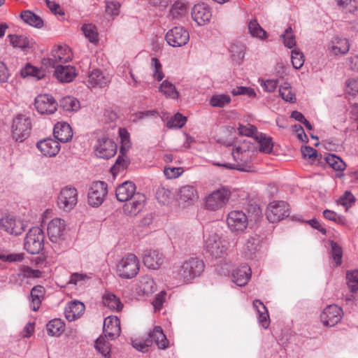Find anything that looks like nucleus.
<instances>
[{
  "instance_id": "41",
  "label": "nucleus",
  "mask_w": 358,
  "mask_h": 358,
  "mask_svg": "<svg viewBox=\"0 0 358 358\" xmlns=\"http://www.w3.org/2000/svg\"><path fill=\"white\" fill-rule=\"evenodd\" d=\"M126 151H123V153H120L115 164L111 167L110 171L113 175H116L118 172L124 171L129 164V159L125 155Z\"/></svg>"
},
{
  "instance_id": "61",
  "label": "nucleus",
  "mask_w": 358,
  "mask_h": 358,
  "mask_svg": "<svg viewBox=\"0 0 358 358\" xmlns=\"http://www.w3.org/2000/svg\"><path fill=\"white\" fill-rule=\"evenodd\" d=\"M292 63L296 69H299L303 65L304 56L299 50L294 49L292 51Z\"/></svg>"
},
{
  "instance_id": "34",
  "label": "nucleus",
  "mask_w": 358,
  "mask_h": 358,
  "mask_svg": "<svg viewBox=\"0 0 358 358\" xmlns=\"http://www.w3.org/2000/svg\"><path fill=\"white\" fill-rule=\"evenodd\" d=\"M253 307L257 313L259 324L263 328H268L270 320L266 307L260 300L258 299L253 301Z\"/></svg>"
},
{
  "instance_id": "8",
  "label": "nucleus",
  "mask_w": 358,
  "mask_h": 358,
  "mask_svg": "<svg viewBox=\"0 0 358 358\" xmlns=\"http://www.w3.org/2000/svg\"><path fill=\"white\" fill-rule=\"evenodd\" d=\"M266 217L270 222H277L289 215V208L284 201H273L266 209Z\"/></svg>"
},
{
  "instance_id": "48",
  "label": "nucleus",
  "mask_w": 358,
  "mask_h": 358,
  "mask_svg": "<svg viewBox=\"0 0 358 358\" xmlns=\"http://www.w3.org/2000/svg\"><path fill=\"white\" fill-rule=\"evenodd\" d=\"M346 279L348 285L352 292L358 290V270H353L347 272Z\"/></svg>"
},
{
  "instance_id": "53",
  "label": "nucleus",
  "mask_w": 358,
  "mask_h": 358,
  "mask_svg": "<svg viewBox=\"0 0 358 358\" xmlns=\"http://www.w3.org/2000/svg\"><path fill=\"white\" fill-rule=\"evenodd\" d=\"M171 192L164 187H159L156 191V198L162 204L168 203L171 199Z\"/></svg>"
},
{
  "instance_id": "17",
  "label": "nucleus",
  "mask_w": 358,
  "mask_h": 358,
  "mask_svg": "<svg viewBox=\"0 0 358 358\" xmlns=\"http://www.w3.org/2000/svg\"><path fill=\"white\" fill-rule=\"evenodd\" d=\"M96 151L99 157L109 159L115 155L117 145L111 139L103 137L97 141Z\"/></svg>"
},
{
  "instance_id": "19",
  "label": "nucleus",
  "mask_w": 358,
  "mask_h": 358,
  "mask_svg": "<svg viewBox=\"0 0 358 358\" xmlns=\"http://www.w3.org/2000/svg\"><path fill=\"white\" fill-rule=\"evenodd\" d=\"M103 334L109 340H114L121 332L120 322L116 316H108L103 322Z\"/></svg>"
},
{
  "instance_id": "35",
  "label": "nucleus",
  "mask_w": 358,
  "mask_h": 358,
  "mask_svg": "<svg viewBox=\"0 0 358 358\" xmlns=\"http://www.w3.org/2000/svg\"><path fill=\"white\" fill-rule=\"evenodd\" d=\"M329 49L335 55H344L349 51V42L346 38L334 37L329 44Z\"/></svg>"
},
{
  "instance_id": "9",
  "label": "nucleus",
  "mask_w": 358,
  "mask_h": 358,
  "mask_svg": "<svg viewBox=\"0 0 358 358\" xmlns=\"http://www.w3.org/2000/svg\"><path fill=\"white\" fill-rule=\"evenodd\" d=\"M248 223V217L242 210H232L227 215V224L233 233L243 232Z\"/></svg>"
},
{
  "instance_id": "3",
  "label": "nucleus",
  "mask_w": 358,
  "mask_h": 358,
  "mask_svg": "<svg viewBox=\"0 0 358 358\" xmlns=\"http://www.w3.org/2000/svg\"><path fill=\"white\" fill-rule=\"evenodd\" d=\"M230 196L231 191L229 188L220 187L206 196L205 208L211 211L221 209L227 205Z\"/></svg>"
},
{
  "instance_id": "16",
  "label": "nucleus",
  "mask_w": 358,
  "mask_h": 358,
  "mask_svg": "<svg viewBox=\"0 0 358 358\" xmlns=\"http://www.w3.org/2000/svg\"><path fill=\"white\" fill-rule=\"evenodd\" d=\"M0 229L9 234L18 236L24 231L25 225L13 215H6L0 219Z\"/></svg>"
},
{
  "instance_id": "59",
  "label": "nucleus",
  "mask_w": 358,
  "mask_h": 358,
  "mask_svg": "<svg viewBox=\"0 0 358 358\" xmlns=\"http://www.w3.org/2000/svg\"><path fill=\"white\" fill-rule=\"evenodd\" d=\"M248 221L257 222L262 217L260 207L256 204H252L248 208Z\"/></svg>"
},
{
  "instance_id": "45",
  "label": "nucleus",
  "mask_w": 358,
  "mask_h": 358,
  "mask_svg": "<svg viewBox=\"0 0 358 358\" xmlns=\"http://www.w3.org/2000/svg\"><path fill=\"white\" fill-rule=\"evenodd\" d=\"M231 102L228 94L213 95L210 99V104L213 107L223 108Z\"/></svg>"
},
{
  "instance_id": "25",
  "label": "nucleus",
  "mask_w": 358,
  "mask_h": 358,
  "mask_svg": "<svg viewBox=\"0 0 358 358\" xmlns=\"http://www.w3.org/2000/svg\"><path fill=\"white\" fill-rule=\"evenodd\" d=\"M53 134L57 141L66 143L72 138L73 131L68 123L57 122L55 125Z\"/></svg>"
},
{
  "instance_id": "2",
  "label": "nucleus",
  "mask_w": 358,
  "mask_h": 358,
  "mask_svg": "<svg viewBox=\"0 0 358 358\" xmlns=\"http://www.w3.org/2000/svg\"><path fill=\"white\" fill-rule=\"evenodd\" d=\"M31 129L32 124L30 117L25 114H18L13 120L12 138L15 141L22 142L29 136Z\"/></svg>"
},
{
  "instance_id": "50",
  "label": "nucleus",
  "mask_w": 358,
  "mask_h": 358,
  "mask_svg": "<svg viewBox=\"0 0 358 358\" xmlns=\"http://www.w3.org/2000/svg\"><path fill=\"white\" fill-rule=\"evenodd\" d=\"M238 131L240 135L252 137L256 139L257 134H259L257 129L254 125L248 124L247 125L239 124Z\"/></svg>"
},
{
  "instance_id": "51",
  "label": "nucleus",
  "mask_w": 358,
  "mask_h": 358,
  "mask_svg": "<svg viewBox=\"0 0 358 358\" xmlns=\"http://www.w3.org/2000/svg\"><path fill=\"white\" fill-rule=\"evenodd\" d=\"M82 31L91 43H95L98 41V34L94 25L92 24H84L82 27Z\"/></svg>"
},
{
  "instance_id": "56",
  "label": "nucleus",
  "mask_w": 358,
  "mask_h": 358,
  "mask_svg": "<svg viewBox=\"0 0 358 358\" xmlns=\"http://www.w3.org/2000/svg\"><path fill=\"white\" fill-rule=\"evenodd\" d=\"M151 67L153 70V77L158 81L162 80L164 77V74L162 71V66L157 57L151 59Z\"/></svg>"
},
{
  "instance_id": "29",
  "label": "nucleus",
  "mask_w": 358,
  "mask_h": 358,
  "mask_svg": "<svg viewBox=\"0 0 358 358\" xmlns=\"http://www.w3.org/2000/svg\"><path fill=\"white\" fill-rule=\"evenodd\" d=\"M45 289L42 285L34 286L30 292V307L32 310L37 311L44 299Z\"/></svg>"
},
{
  "instance_id": "31",
  "label": "nucleus",
  "mask_w": 358,
  "mask_h": 358,
  "mask_svg": "<svg viewBox=\"0 0 358 358\" xmlns=\"http://www.w3.org/2000/svg\"><path fill=\"white\" fill-rule=\"evenodd\" d=\"M259 238L257 236H249L243 248V255L246 258L252 259L255 257L259 247Z\"/></svg>"
},
{
  "instance_id": "21",
  "label": "nucleus",
  "mask_w": 358,
  "mask_h": 358,
  "mask_svg": "<svg viewBox=\"0 0 358 358\" xmlns=\"http://www.w3.org/2000/svg\"><path fill=\"white\" fill-rule=\"evenodd\" d=\"M145 196L140 193H136L130 200L127 201L123 206L125 214L133 216L136 215L143 208Z\"/></svg>"
},
{
  "instance_id": "5",
  "label": "nucleus",
  "mask_w": 358,
  "mask_h": 358,
  "mask_svg": "<svg viewBox=\"0 0 358 358\" xmlns=\"http://www.w3.org/2000/svg\"><path fill=\"white\" fill-rule=\"evenodd\" d=\"M24 249L30 254L40 253L44 247V234L43 230L35 227L30 229L24 238Z\"/></svg>"
},
{
  "instance_id": "42",
  "label": "nucleus",
  "mask_w": 358,
  "mask_h": 358,
  "mask_svg": "<svg viewBox=\"0 0 358 358\" xmlns=\"http://www.w3.org/2000/svg\"><path fill=\"white\" fill-rule=\"evenodd\" d=\"M10 43L14 48H19L22 50L29 48V41L28 38L24 35H13L8 36Z\"/></svg>"
},
{
  "instance_id": "28",
  "label": "nucleus",
  "mask_w": 358,
  "mask_h": 358,
  "mask_svg": "<svg viewBox=\"0 0 358 358\" xmlns=\"http://www.w3.org/2000/svg\"><path fill=\"white\" fill-rule=\"evenodd\" d=\"M85 306L78 301H71L65 308V317L69 321H73L84 313Z\"/></svg>"
},
{
  "instance_id": "18",
  "label": "nucleus",
  "mask_w": 358,
  "mask_h": 358,
  "mask_svg": "<svg viewBox=\"0 0 358 358\" xmlns=\"http://www.w3.org/2000/svg\"><path fill=\"white\" fill-rule=\"evenodd\" d=\"M192 17L199 26L205 25L212 17L211 10L206 3L196 4L192 10Z\"/></svg>"
},
{
  "instance_id": "44",
  "label": "nucleus",
  "mask_w": 358,
  "mask_h": 358,
  "mask_svg": "<svg viewBox=\"0 0 358 358\" xmlns=\"http://www.w3.org/2000/svg\"><path fill=\"white\" fill-rule=\"evenodd\" d=\"M60 106L66 111H76L80 108V102L73 96H65L60 100Z\"/></svg>"
},
{
  "instance_id": "1",
  "label": "nucleus",
  "mask_w": 358,
  "mask_h": 358,
  "mask_svg": "<svg viewBox=\"0 0 358 358\" xmlns=\"http://www.w3.org/2000/svg\"><path fill=\"white\" fill-rule=\"evenodd\" d=\"M204 270V263L198 258H190L185 261L177 270L179 280L188 282L199 276Z\"/></svg>"
},
{
  "instance_id": "55",
  "label": "nucleus",
  "mask_w": 358,
  "mask_h": 358,
  "mask_svg": "<svg viewBox=\"0 0 358 358\" xmlns=\"http://www.w3.org/2000/svg\"><path fill=\"white\" fill-rule=\"evenodd\" d=\"M24 258L22 253L9 254L6 251L0 250V260L6 262H21Z\"/></svg>"
},
{
  "instance_id": "10",
  "label": "nucleus",
  "mask_w": 358,
  "mask_h": 358,
  "mask_svg": "<svg viewBox=\"0 0 358 358\" xmlns=\"http://www.w3.org/2000/svg\"><path fill=\"white\" fill-rule=\"evenodd\" d=\"M59 207L65 210H72L78 203V191L71 186H66L60 191L58 196Z\"/></svg>"
},
{
  "instance_id": "11",
  "label": "nucleus",
  "mask_w": 358,
  "mask_h": 358,
  "mask_svg": "<svg viewBox=\"0 0 358 358\" xmlns=\"http://www.w3.org/2000/svg\"><path fill=\"white\" fill-rule=\"evenodd\" d=\"M107 193L106 182L103 181L94 182L89 189L88 203L92 206H99L104 201Z\"/></svg>"
},
{
  "instance_id": "60",
  "label": "nucleus",
  "mask_w": 358,
  "mask_h": 358,
  "mask_svg": "<svg viewBox=\"0 0 358 358\" xmlns=\"http://www.w3.org/2000/svg\"><path fill=\"white\" fill-rule=\"evenodd\" d=\"M139 287L145 294H150L155 292V282L152 278H144L140 282Z\"/></svg>"
},
{
  "instance_id": "26",
  "label": "nucleus",
  "mask_w": 358,
  "mask_h": 358,
  "mask_svg": "<svg viewBox=\"0 0 358 358\" xmlns=\"http://www.w3.org/2000/svg\"><path fill=\"white\" fill-rule=\"evenodd\" d=\"M36 147L43 155L48 157L55 156L60 150L59 142L52 138L40 141Z\"/></svg>"
},
{
  "instance_id": "13",
  "label": "nucleus",
  "mask_w": 358,
  "mask_h": 358,
  "mask_svg": "<svg viewBox=\"0 0 358 358\" xmlns=\"http://www.w3.org/2000/svg\"><path fill=\"white\" fill-rule=\"evenodd\" d=\"M166 40L173 47H181L189 40V32L182 27H175L166 34Z\"/></svg>"
},
{
  "instance_id": "46",
  "label": "nucleus",
  "mask_w": 358,
  "mask_h": 358,
  "mask_svg": "<svg viewBox=\"0 0 358 358\" xmlns=\"http://www.w3.org/2000/svg\"><path fill=\"white\" fill-rule=\"evenodd\" d=\"M327 164L336 171H343L345 169V162L335 155H329L326 158Z\"/></svg>"
},
{
  "instance_id": "38",
  "label": "nucleus",
  "mask_w": 358,
  "mask_h": 358,
  "mask_svg": "<svg viewBox=\"0 0 358 358\" xmlns=\"http://www.w3.org/2000/svg\"><path fill=\"white\" fill-rule=\"evenodd\" d=\"M103 302L108 308L116 311H120L123 308L120 299L112 293L105 294L103 296Z\"/></svg>"
},
{
  "instance_id": "58",
  "label": "nucleus",
  "mask_w": 358,
  "mask_h": 358,
  "mask_svg": "<svg viewBox=\"0 0 358 358\" xmlns=\"http://www.w3.org/2000/svg\"><path fill=\"white\" fill-rule=\"evenodd\" d=\"M22 74L24 76H31L35 77L37 80L43 78L45 76L44 71L43 70L34 67L30 64H27L25 66L24 70L22 72Z\"/></svg>"
},
{
  "instance_id": "22",
  "label": "nucleus",
  "mask_w": 358,
  "mask_h": 358,
  "mask_svg": "<svg viewBox=\"0 0 358 358\" xmlns=\"http://www.w3.org/2000/svg\"><path fill=\"white\" fill-rule=\"evenodd\" d=\"M163 262V255L158 250L146 249L143 251V263L148 268L157 269Z\"/></svg>"
},
{
  "instance_id": "40",
  "label": "nucleus",
  "mask_w": 358,
  "mask_h": 358,
  "mask_svg": "<svg viewBox=\"0 0 358 358\" xmlns=\"http://www.w3.org/2000/svg\"><path fill=\"white\" fill-rule=\"evenodd\" d=\"M249 33L252 37L259 39H265L267 38L266 31L259 25L257 20H251L248 23Z\"/></svg>"
},
{
  "instance_id": "6",
  "label": "nucleus",
  "mask_w": 358,
  "mask_h": 358,
  "mask_svg": "<svg viewBox=\"0 0 358 358\" xmlns=\"http://www.w3.org/2000/svg\"><path fill=\"white\" fill-rule=\"evenodd\" d=\"M205 250L207 254L215 258L224 256L227 250V243L218 234H212L205 241Z\"/></svg>"
},
{
  "instance_id": "12",
  "label": "nucleus",
  "mask_w": 358,
  "mask_h": 358,
  "mask_svg": "<svg viewBox=\"0 0 358 358\" xmlns=\"http://www.w3.org/2000/svg\"><path fill=\"white\" fill-rule=\"evenodd\" d=\"M48 235L52 243H59L64 240L66 231L65 221L60 218L52 220L48 225Z\"/></svg>"
},
{
  "instance_id": "57",
  "label": "nucleus",
  "mask_w": 358,
  "mask_h": 358,
  "mask_svg": "<svg viewBox=\"0 0 358 358\" xmlns=\"http://www.w3.org/2000/svg\"><path fill=\"white\" fill-rule=\"evenodd\" d=\"M279 95L286 101L294 102L296 100L295 95L291 90L289 84L285 83L279 88Z\"/></svg>"
},
{
  "instance_id": "54",
  "label": "nucleus",
  "mask_w": 358,
  "mask_h": 358,
  "mask_svg": "<svg viewBox=\"0 0 358 358\" xmlns=\"http://www.w3.org/2000/svg\"><path fill=\"white\" fill-rule=\"evenodd\" d=\"M285 46L288 48H292L296 45L295 36L293 34L292 27L285 29L284 34L281 35Z\"/></svg>"
},
{
  "instance_id": "32",
  "label": "nucleus",
  "mask_w": 358,
  "mask_h": 358,
  "mask_svg": "<svg viewBox=\"0 0 358 358\" xmlns=\"http://www.w3.org/2000/svg\"><path fill=\"white\" fill-rule=\"evenodd\" d=\"M110 82L108 78L106 77L99 69L93 70L88 76V85L92 87H103Z\"/></svg>"
},
{
  "instance_id": "43",
  "label": "nucleus",
  "mask_w": 358,
  "mask_h": 358,
  "mask_svg": "<svg viewBox=\"0 0 358 358\" xmlns=\"http://www.w3.org/2000/svg\"><path fill=\"white\" fill-rule=\"evenodd\" d=\"M330 257L334 260L335 266H338L342 264L343 250L342 248L334 241L330 242Z\"/></svg>"
},
{
  "instance_id": "64",
  "label": "nucleus",
  "mask_w": 358,
  "mask_h": 358,
  "mask_svg": "<svg viewBox=\"0 0 358 358\" xmlns=\"http://www.w3.org/2000/svg\"><path fill=\"white\" fill-rule=\"evenodd\" d=\"M90 278L91 277L86 273H73L71 275L69 283L75 285H82Z\"/></svg>"
},
{
  "instance_id": "20",
  "label": "nucleus",
  "mask_w": 358,
  "mask_h": 358,
  "mask_svg": "<svg viewBox=\"0 0 358 358\" xmlns=\"http://www.w3.org/2000/svg\"><path fill=\"white\" fill-rule=\"evenodd\" d=\"M70 50L67 48L58 47L53 50L52 55L47 60H45V64L55 68L58 65L68 62L71 59Z\"/></svg>"
},
{
  "instance_id": "52",
  "label": "nucleus",
  "mask_w": 358,
  "mask_h": 358,
  "mask_svg": "<svg viewBox=\"0 0 358 358\" xmlns=\"http://www.w3.org/2000/svg\"><path fill=\"white\" fill-rule=\"evenodd\" d=\"M187 122V118L180 113H176L166 123V126L169 129L181 128Z\"/></svg>"
},
{
  "instance_id": "36",
  "label": "nucleus",
  "mask_w": 358,
  "mask_h": 358,
  "mask_svg": "<svg viewBox=\"0 0 358 358\" xmlns=\"http://www.w3.org/2000/svg\"><path fill=\"white\" fill-rule=\"evenodd\" d=\"M20 17L25 23L36 28L40 29L43 26V19L31 10L22 11Z\"/></svg>"
},
{
  "instance_id": "27",
  "label": "nucleus",
  "mask_w": 358,
  "mask_h": 358,
  "mask_svg": "<svg viewBox=\"0 0 358 358\" xmlns=\"http://www.w3.org/2000/svg\"><path fill=\"white\" fill-rule=\"evenodd\" d=\"M250 277L251 269L247 264L238 266L232 273L233 282L241 287L246 285Z\"/></svg>"
},
{
  "instance_id": "14",
  "label": "nucleus",
  "mask_w": 358,
  "mask_h": 358,
  "mask_svg": "<svg viewBox=\"0 0 358 358\" xmlns=\"http://www.w3.org/2000/svg\"><path fill=\"white\" fill-rule=\"evenodd\" d=\"M343 317V310L336 305L328 306L320 314L322 324L327 327H334L338 324Z\"/></svg>"
},
{
  "instance_id": "49",
  "label": "nucleus",
  "mask_w": 358,
  "mask_h": 358,
  "mask_svg": "<svg viewBox=\"0 0 358 358\" xmlns=\"http://www.w3.org/2000/svg\"><path fill=\"white\" fill-rule=\"evenodd\" d=\"M159 89L160 91L166 96H170L172 99H176L178 96V92H177L175 85L168 80L163 81Z\"/></svg>"
},
{
  "instance_id": "62",
  "label": "nucleus",
  "mask_w": 358,
  "mask_h": 358,
  "mask_svg": "<svg viewBox=\"0 0 358 358\" xmlns=\"http://www.w3.org/2000/svg\"><path fill=\"white\" fill-rule=\"evenodd\" d=\"M231 93L234 96H238V95H245L248 97H255L256 96V92L255 90L250 87H244V86H239L234 88Z\"/></svg>"
},
{
  "instance_id": "39",
  "label": "nucleus",
  "mask_w": 358,
  "mask_h": 358,
  "mask_svg": "<svg viewBox=\"0 0 358 358\" xmlns=\"http://www.w3.org/2000/svg\"><path fill=\"white\" fill-rule=\"evenodd\" d=\"M46 330L48 335L59 336L64 331V322L60 319H53L47 324Z\"/></svg>"
},
{
  "instance_id": "37",
  "label": "nucleus",
  "mask_w": 358,
  "mask_h": 358,
  "mask_svg": "<svg viewBox=\"0 0 358 358\" xmlns=\"http://www.w3.org/2000/svg\"><path fill=\"white\" fill-rule=\"evenodd\" d=\"M255 141L259 144V150L262 152L268 154L273 151V143L272 138L263 133L257 134Z\"/></svg>"
},
{
  "instance_id": "4",
  "label": "nucleus",
  "mask_w": 358,
  "mask_h": 358,
  "mask_svg": "<svg viewBox=\"0 0 358 358\" xmlns=\"http://www.w3.org/2000/svg\"><path fill=\"white\" fill-rule=\"evenodd\" d=\"M139 266L138 257L131 253L123 257L117 264V273L122 278H132L138 274Z\"/></svg>"
},
{
  "instance_id": "63",
  "label": "nucleus",
  "mask_w": 358,
  "mask_h": 358,
  "mask_svg": "<svg viewBox=\"0 0 358 358\" xmlns=\"http://www.w3.org/2000/svg\"><path fill=\"white\" fill-rule=\"evenodd\" d=\"M20 272V275H22L24 278H39L42 275L41 271L33 269L28 266H22Z\"/></svg>"
},
{
  "instance_id": "47",
  "label": "nucleus",
  "mask_w": 358,
  "mask_h": 358,
  "mask_svg": "<svg viewBox=\"0 0 358 358\" xmlns=\"http://www.w3.org/2000/svg\"><path fill=\"white\" fill-rule=\"evenodd\" d=\"M95 348L105 357L110 355V344L103 336H100L96 339Z\"/></svg>"
},
{
  "instance_id": "30",
  "label": "nucleus",
  "mask_w": 358,
  "mask_h": 358,
  "mask_svg": "<svg viewBox=\"0 0 358 358\" xmlns=\"http://www.w3.org/2000/svg\"><path fill=\"white\" fill-rule=\"evenodd\" d=\"M148 338L152 341V343L155 342L159 349L164 350L169 346V341L161 327H155L153 330L149 334Z\"/></svg>"
},
{
  "instance_id": "24",
  "label": "nucleus",
  "mask_w": 358,
  "mask_h": 358,
  "mask_svg": "<svg viewBox=\"0 0 358 358\" xmlns=\"http://www.w3.org/2000/svg\"><path fill=\"white\" fill-rule=\"evenodd\" d=\"M54 75L61 83H70L77 76L74 66L70 65H58L55 68Z\"/></svg>"
},
{
  "instance_id": "7",
  "label": "nucleus",
  "mask_w": 358,
  "mask_h": 358,
  "mask_svg": "<svg viewBox=\"0 0 358 358\" xmlns=\"http://www.w3.org/2000/svg\"><path fill=\"white\" fill-rule=\"evenodd\" d=\"M232 155L234 160L237 162L236 164H217V165L224 166L229 169H236L247 172L250 171V167H248L245 164L250 157L249 146H246L245 145L242 146H237L234 150Z\"/></svg>"
},
{
  "instance_id": "15",
  "label": "nucleus",
  "mask_w": 358,
  "mask_h": 358,
  "mask_svg": "<svg viewBox=\"0 0 358 358\" xmlns=\"http://www.w3.org/2000/svg\"><path fill=\"white\" fill-rule=\"evenodd\" d=\"M34 106L39 113L49 115L57 110L58 103L53 96L48 94H40L36 97Z\"/></svg>"
},
{
  "instance_id": "33",
  "label": "nucleus",
  "mask_w": 358,
  "mask_h": 358,
  "mask_svg": "<svg viewBox=\"0 0 358 358\" xmlns=\"http://www.w3.org/2000/svg\"><path fill=\"white\" fill-rule=\"evenodd\" d=\"M197 199V193L193 186L185 185L178 192V199L180 203L191 204Z\"/></svg>"
},
{
  "instance_id": "23",
  "label": "nucleus",
  "mask_w": 358,
  "mask_h": 358,
  "mask_svg": "<svg viewBox=\"0 0 358 358\" xmlns=\"http://www.w3.org/2000/svg\"><path fill=\"white\" fill-rule=\"evenodd\" d=\"M136 185L131 181H125L119 185L115 191L116 197L120 201H127L136 194Z\"/></svg>"
}]
</instances>
